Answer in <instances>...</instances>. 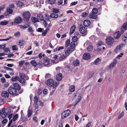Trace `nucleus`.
Instances as JSON below:
<instances>
[{
    "label": "nucleus",
    "mask_w": 127,
    "mask_h": 127,
    "mask_svg": "<svg viewBox=\"0 0 127 127\" xmlns=\"http://www.w3.org/2000/svg\"><path fill=\"white\" fill-rule=\"evenodd\" d=\"M56 0H48V2L49 4H53L56 2Z\"/></svg>",
    "instance_id": "obj_41"
},
{
    "label": "nucleus",
    "mask_w": 127,
    "mask_h": 127,
    "mask_svg": "<svg viewBox=\"0 0 127 127\" xmlns=\"http://www.w3.org/2000/svg\"><path fill=\"white\" fill-rule=\"evenodd\" d=\"M12 47L13 50H17L18 49V46L17 45H13Z\"/></svg>",
    "instance_id": "obj_46"
},
{
    "label": "nucleus",
    "mask_w": 127,
    "mask_h": 127,
    "mask_svg": "<svg viewBox=\"0 0 127 127\" xmlns=\"http://www.w3.org/2000/svg\"><path fill=\"white\" fill-rule=\"evenodd\" d=\"M90 21L88 20H85L83 22L84 25L86 27L89 26L90 25Z\"/></svg>",
    "instance_id": "obj_20"
},
{
    "label": "nucleus",
    "mask_w": 127,
    "mask_h": 127,
    "mask_svg": "<svg viewBox=\"0 0 127 127\" xmlns=\"http://www.w3.org/2000/svg\"><path fill=\"white\" fill-rule=\"evenodd\" d=\"M93 47L92 45H89L87 48V51L89 52H90L93 50Z\"/></svg>",
    "instance_id": "obj_32"
},
{
    "label": "nucleus",
    "mask_w": 127,
    "mask_h": 127,
    "mask_svg": "<svg viewBox=\"0 0 127 127\" xmlns=\"http://www.w3.org/2000/svg\"><path fill=\"white\" fill-rule=\"evenodd\" d=\"M1 96L5 98H7L9 96L8 93L6 91L3 92L1 94Z\"/></svg>",
    "instance_id": "obj_14"
},
{
    "label": "nucleus",
    "mask_w": 127,
    "mask_h": 127,
    "mask_svg": "<svg viewBox=\"0 0 127 127\" xmlns=\"http://www.w3.org/2000/svg\"><path fill=\"white\" fill-rule=\"evenodd\" d=\"M13 38L12 37L10 36L9 37V38H8L6 39H2V40L3 41H7L8 40L10 39H11V38Z\"/></svg>",
    "instance_id": "obj_55"
},
{
    "label": "nucleus",
    "mask_w": 127,
    "mask_h": 127,
    "mask_svg": "<svg viewBox=\"0 0 127 127\" xmlns=\"http://www.w3.org/2000/svg\"><path fill=\"white\" fill-rule=\"evenodd\" d=\"M123 55V53H122L120 54V55H118L116 57V58L119 59H120V58L122 57Z\"/></svg>",
    "instance_id": "obj_52"
},
{
    "label": "nucleus",
    "mask_w": 127,
    "mask_h": 127,
    "mask_svg": "<svg viewBox=\"0 0 127 127\" xmlns=\"http://www.w3.org/2000/svg\"><path fill=\"white\" fill-rule=\"evenodd\" d=\"M30 25V23L29 22H27L25 25L23 26L22 27L24 28H28L29 27Z\"/></svg>",
    "instance_id": "obj_36"
},
{
    "label": "nucleus",
    "mask_w": 127,
    "mask_h": 127,
    "mask_svg": "<svg viewBox=\"0 0 127 127\" xmlns=\"http://www.w3.org/2000/svg\"><path fill=\"white\" fill-rule=\"evenodd\" d=\"M0 80L3 83H4L6 82V80L4 77H2Z\"/></svg>",
    "instance_id": "obj_56"
},
{
    "label": "nucleus",
    "mask_w": 127,
    "mask_h": 127,
    "mask_svg": "<svg viewBox=\"0 0 127 127\" xmlns=\"http://www.w3.org/2000/svg\"><path fill=\"white\" fill-rule=\"evenodd\" d=\"M122 39L124 41L126 42L127 43V37H122Z\"/></svg>",
    "instance_id": "obj_64"
},
{
    "label": "nucleus",
    "mask_w": 127,
    "mask_h": 127,
    "mask_svg": "<svg viewBox=\"0 0 127 127\" xmlns=\"http://www.w3.org/2000/svg\"><path fill=\"white\" fill-rule=\"evenodd\" d=\"M70 111L69 110H67L63 112L61 114L62 118H64L66 117L70 114Z\"/></svg>",
    "instance_id": "obj_8"
},
{
    "label": "nucleus",
    "mask_w": 127,
    "mask_h": 127,
    "mask_svg": "<svg viewBox=\"0 0 127 127\" xmlns=\"http://www.w3.org/2000/svg\"><path fill=\"white\" fill-rule=\"evenodd\" d=\"M74 51V49L73 48L71 49L70 48V47H68L65 51V54L66 55V56H67L69 55L70 53H71Z\"/></svg>",
    "instance_id": "obj_12"
},
{
    "label": "nucleus",
    "mask_w": 127,
    "mask_h": 127,
    "mask_svg": "<svg viewBox=\"0 0 127 127\" xmlns=\"http://www.w3.org/2000/svg\"><path fill=\"white\" fill-rule=\"evenodd\" d=\"M2 113L1 114V117L2 118H4L7 115L6 113L5 112V108H3L2 109Z\"/></svg>",
    "instance_id": "obj_17"
},
{
    "label": "nucleus",
    "mask_w": 127,
    "mask_h": 127,
    "mask_svg": "<svg viewBox=\"0 0 127 127\" xmlns=\"http://www.w3.org/2000/svg\"><path fill=\"white\" fill-rule=\"evenodd\" d=\"M75 86L74 85L70 86L69 88V90L71 92H73L75 90Z\"/></svg>",
    "instance_id": "obj_26"
},
{
    "label": "nucleus",
    "mask_w": 127,
    "mask_h": 127,
    "mask_svg": "<svg viewBox=\"0 0 127 127\" xmlns=\"http://www.w3.org/2000/svg\"><path fill=\"white\" fill-rule=\"evenodd\" d=\"M8 91L9 94L12 95L15 94L17 92V90L12 87H10L9 88Z\"/></svg>",
    "instance_id": "obj_7"
},
{
    "label": "nucleus",
    "mask_w": 127,
    "mask_h": 127,
    "mask_svg": "<svg viewBox=\"0 0 127 127\" xmlns=\"http://www.w3.org/2000/svg\"><path fill=\"white\" fill-rule=\"evenodd\" d=\"M72 40L73 41L75 42L77 41L78 40L77 37L75 36H73L72 38Z\"/></svg>",
    "instance_id": "obj_43"
},
{
    "label": "nucleus",
    "mask_w": 127,
    "mask_h": 127,
    "mask_svg": "<svg viewBox=\"0 0 127 127\" xmlns=\"http://www.w3.org/2000/svg\"><path fill=\"white\" fill-rule=\"evenodd\" d=\"M14 88L16 90H19L21 89L20 86L17 83H14L13 85Z\"/></svg>",
    "instance_id": "obj_18"
},
{
    "label": "nucleus",
    "mask_w": 127,
    "mask_h": 127,
    "mask_svg": "<svg viewBox=\"0 0 127 127\" xmlns=\"http://www.w3.org/2000/svg\"><path fill=\"white\" fill-rule=\"evenodd\" d=\"M73 63L74 66H77L79 64V61L78 60H76L73 62Z\"/></svg>",
    "instance_id": "obj_35"
},
{
    "label": "nucleus",
    "mask_w": 127,
    "mask_h": 127,
    "mask_svg": "<svg viewBox=\"0 0 127 127\" xmlns=\"http://www.w3.org/2000/svg\"><path fill=\"white\" fill-rule=\"evenodd\" d=\"M41 21H43L42 22V23L44 25L45 27H46L47 26V23L46 20L43 19V20H42Z\"/></svg>",
    "instance_id": "obj_49"
},
{
    "label": "nucleus",
    "mask_w": 127,
    "mask_h": 127,
    "mask_svg": "<svg viewBox=\"0 0 127 127\" xmlns=\"http://www.w3.org/2000/svg\"><path fill=\"white\" fill-rule=\"evenodd\" d=\"M75 43L74 42L72 41L71 42L70 44V48L72 49H73L74 50L75 49Z\"/></svg>",
    "instance_id": "obj_27"
},
{
    "label": "nucleus",
    "mask_w": 127,
    "mask_h": 127,
    "mask_svg": "<svg viewBox=\"0 0 127 127\" xmlns=\"http://www.w3.org/2000/svg\"><path fill=\"white\" fill-rule=\"evenodd\" d=\"M89 17L91 18L96 19L97 17V16L96 14L92 13L89 15Z\"/></svg>",
    "instance_id": "obj_21"
},
{
    "label": "nucleus",
    "mask_w": 127,
    "mask_h": 127,
    "mask_svg": "<svg viewBox=\"0 0 127 127\" xmlns=\"http://www.w3.org/2000/svg\"><path fill=\"white\" fill-rule=\"evenodd\" d=\"M22 19L20 17L18 16L15 18L14 22L16 23H19L22 22Z\"/></svg>",
    "instance_id": "obj_16"
},
{
    "label": "nucleus",
    "mask_w": 127,
    "mask_h": 127,
    "mask_svg": "<svg viewBox=\"0 0 127 127\" xmlns=\"http://www.w3.org/2000/svg\"><path fill=\"white\" fill-rule=\"evenodd\" d=\"M86 28L84 26L81 27L79 29V31L81 34L86 33Z\"/></svg>",
    "instance_id": "obj_13"
},
{
    "label": "nucleus",
    "mask_w": 127,
    "mask_h": 127,
    "mask_svg": "<svg viewBox=\"0 0 127 127\" xmlns=\"http://www.w3.org/2000/svg\"><path fill=\"white\" fill-rule=\"evenodd\" d=\"M121 34L119 31L115 32L113 34L114 37L116 39H118L121 35Z\"/></svg>",
    "instance_id": "obj_15"
},
{
    "label": "nucleus",
    "mask_w": 127,
    "mask_h": 127,
    "mask_svg": "<svg viewBox=\"0 0 127 127\" xmlns=\"http://www.w3.org/2000/svg\"><path fill=\"white\" fill-rule=\"evenodd\" d=\"M4 51L6 53L5 54L7 55L8 53H9L10 51L9 50V48H6L4 49Z\"/></svg>",
    "instance_id": "obj_42"
},
{
    "label": "nucleus",
    "mask_w": 127,
    "mask_h": 127,
    "mask_svg": "<svg viewBox=\"0 0 127 127\" xmlns=\"http://www.w3.org/2000/svg\"><path fill=\"white\" fill-rule=\"evenodd\" d=\"M14 35L16 37H19L20 35V34L19 32H17L15 33L14 34Z\"/></svg>",
    "instance_id": "obj_50"
},
{
    "label": "nucleus",
    "mask_w": 127,
    "mask_h": 127,
    "mask_svg": "<svg viewBox=\"0 0 127 127\" xmlns=\"http://www.w3.org/2000/svg\"><path fill=\"white\" fill-rule=\"evenodd\" d=\"M117 61L116 59L114 60L110 64L108 69V70L112 69L117 63Z\"/></svg>",
    "instance_id": "obj_9"
},
{
    "label": "nucleus",
    "mask_w": 127,
    "mask_h": 127,
    "mask_svg": "<svg viewBox=\"0 0 127 127\" xmlns=\"http://www.w3.org/2000/svg\"><path fill=\"white\" fill-rule=\"evenodd\" d=\"M4 68L5 69H6L7 70H9L12 71L13 70V69L12 68H10L8 67H4Z\"/></svg>",
    "instance_id": "obj_58"
},
{
    "label": "nucleus",
    "mask_w": 127,
    "mask_h": 127,
    "mask_svg": "<svg viewBox=\"0 0 127 127\" xmlns=\"http://www.w3.org/2000/svg\"><path fill=\"white\" fill-rule=\"evenodd\" d=\"M66 57V56L64 55H63L61 56L60 58V60H62L64 59Z\"/></svg>",
    "instance_id": "obj_51"
},
{
    "label": "nucleus",
    "mask_w": 127,
    "mask_h": 127,
    "mask_svg": "<svg viewBox=\"0 0 127 127\" xmlns=\"http://www.w3.org/2000/svg\"><path fill=\"white\" fill-rule=\"evenodd\" d=\"M7 12L9 14H10L13 13V10L11 8L8 7L7 9Z\"/></svg>",
    "instance_id": "obj_33"
},
{
    "label": "nucleus",
    "mask_w": 127,
    "mask_h": 127,
    "mask_svg": "<svg viewBox=\"0 0 127 127\" xmlns=\"http://www.w3.org/2000/svg\"><path fill=\"white\" fill-rule=\"evenodd\" d=\"M31 64L34 66H36L38 64L36 63L34 60H32L31 61Z\"/></svg>",
    "instance_id": "obj_40"
},
{
    "label": "nucleus",
    "mask_w": 127,
    "mask_h": 127,
    "mask_svg": "<svg viewBox=\"0 0 127 127\" xmlns=\"http://www.w3.org/2000/svg\"><path fill=\"white\" fill-rule=\"evenodd\" d=\"M19 80V77L17 76H13L11 79V80L13 81H16Z\"/></svg>",
    "instance_id": "obj_25"
},
{
    "label": "nucleus",
    "mask_w": 127,
    "mask_h": 127,
    "mask_svg": "<svg viewBox=\"0 0 127 127\" xmlns=\"http://www.w3.org/2000/svg\"><path fill=\"white\" fill-rule=\"evenodd\" d=\"M103 44V42L102 41H98L96 45L97 47L98 48L100 46Z\"/></svg>",
    "instance_id": "obj_45"
},
{
    "label": "nucleus",
    "mask_w": 127,
    "mask_h": 127,
    "mask_svg": "<svg viewBox=\"0 0 127 127\" xmlns=\"http://www.w3.org/2000/svg\"><path fill=\"white\" fill-rule=\"evenodd\" d=\"M91 58L90 54L88 53H85L83 56V58L85 60H88Z\"/></svg>",
    "instance_id": "obj_11"
},
{
    "label": "nucleus",
    "mask_w": 127,
    "mask_h": 127,
    "mask_svg": "<svg viewBox=\"0 0 127 127\" xmlns=\"http://www.w3.org/2000/svg\"><path fill=\"white\" fill-rule=\"evenodd\" d=\"M63 3V0H60V1L59 2L58 4V5H62Z\"/></svg>",
    "instance_id": "obj_63"
},
{
    "label": "nucleus",
    "mask_w": 127,
    "mask_h": 127,
    "mask_svg": "<svg viewBox=\"0 0 127 127\" xmlns=\"http://www.w3.org/2000/svg\"><path fill=\"white\" fill-rule=\"evenodd\" d=\"M59 83H54V81L53 80L51 79H48L47 81V85L48 86L50 87L53 86V89H56V87H57L59 84Z\"/></svg>",
    "instance_id": "obj_1"
},
{
    "label": "nucleus",
    "mask_w": 127,
    "mask_h": 127,
    "mask_svg": "<svg viewBox=\"0 0 127 127\" xmlns=\"http://www.w3.org/2000/svg\"><path fill=\"white\" fill-rule=\"evenodd\" d=\"M5 45H6L5 44H4L3 45H0V48H4L5 47Z\"/></svg>",
    "instance_id": "obj_61"
},
{
    "label": "nucleus",
    "mask_w": 127,
    "mask_h": 127,
    "mask_svg": "<svg viewBox=\"0 0 127 127\" xmlns=\"http://www.w3.org/2000/svg\"><path fill=\"white\" fill-rule=\"evenodd\" d=\"M25 43L24 41L23 40H20L19 42H17V44L20 45L22 46Z\"/></svg>",
    "instance_id": "obj_31"
},
{
    "label": "nucleus",
    "mask_w": 127,
    "mask_h": 127,
    "mask_svg": "<svg viewBox=\"0 0 127 127\" xmlns=\"http://www.w3.org/2000/svg\"><path fill=\"white\" fill-rule=\"evenodd\" d=\"M87 14L86 12H84L82 14V16L84 17H86L87 16Z\"/></svg>",
    "instance_id": "obj_59"
},
{
    "label": "nucleus",
    "mask_w": 127,
    "mask_h": 127,
    "mask_svg": "<svg viewBox=\"0 0 127 127\" xmlns=\"http://www.w3.org/2000/svg\"><path fill=\"white\" fill-rule=\"evenodd\" d=\"M47 32V31L45 30L44 31L42 32V36H44L46 34Z\"/></svg>",
    "instance_id": "obj_60"
},
{
    "label": "nucleus",
    "mask_w": 127,
    "mask_h": 127,
    "mask_svg": "<svg viewBox=\"0 0 127 127\" xmlns=\"http://www.w3.org/2000/svg\"><path fill=\"white\" fill-rule=\"evenodd\" d=\"M34 108L35 109H37L38 108V106L37 104H34Z\"/></svg>",
    "instance_id": "obj_62"
},
{
    "label": "nucleus",
    "mask_w": 127,
    "mask_h": 127,
    "mask_svg": "<svg viewBox=\"0 0 127 127\" xmlns=\"http://www.w3.org/2000/svg\"><path fill=\"white\" fill-rule=\"evenodd\" d=\"M126 30H127V22L123 24V25L120 29L122 33L124 32Z\"/></svg>",
    "instance_id": "obj_10"
},
{
    "label": "nucleus",
    "mask_w": 127,
    "mask_h": 127,
    "mask_svg": "<svg viewBox=\"0 0 127 127\" xmlns=\"http://www.w3.org/2000/svg\"><path fill=\"white\" fill-rule=\"evenodd\" d=\"M58 17V14L55 13H52L50 15V17L52 18H56Z\"/></svg>",
    "instance_id": "obj_24"
},
{
    "label": "nucleus",
    "mask_w": 127,
    "mask_h": 127,
    "mask_svg": "<svg viewBox=\"0 0 127 127\" xmlns=\"http://www.w3.org/2000/svg\"><path fill=\"white\" fill-rule=\"evenodd\" d=\"M25 62L24 61H21L19 62V64L20 66H22Z\"/></svg>",
    "instance_id": "obj_57"
},
{
    "label": "nucleus",
    "mask_w": 127,
    "mask_h": 127,
    "mask_svg": "<svg viewBox=\"0 0 127 127\" xmlns=\"http://www.w3.org/2000/svg\"><path fill=\"white\" fill-rule=\"evenodd\" d=\"M124 112H122L119 115L118 117L119 119H120L121 118L123 115Z\"/></svg>",
    "instance_id": "obj_53"
},
{
    "label": "nucleus",
    "mask_w": 127,
    "mask_h": 127,
    "mask_svg": "<svg viewBox=\"0 0 127 127\" xmlns=\"http://www.w3.org/2000/svg\"><path fill=\"white\" fill-rule=\"evenodd\" d=\"M38 99L37 97L36 96H35L34 98V104H37V102L38 101Z\"/></svg>",
    "instance_id": "obj_47"
},
{
    "label": "nucleus",
    "mask_w": 127,
    "mask_h": 127,
    "mask_svg": "<svg viewBox=\"0 0 127 127\" xmlns=\"http://www.w3.org/2000/svg\"><path fill=\"white\" fill-rule=\"evenodd\" d=\"M8 23V21L7 20H3L1 21L0 23V24L1 25H4L7 24Z\"/></svg>",
    "instance_id": "obj_28"
},
{
    "label": "nucleus",
    "mask_w": 127,
    "mask_h": 127,
    "mask_svg": "<svg viewBox=\"0 0 127 127\" xmlns=\"http://www.w3.org/2000/svg\"><path fill=\"white\" fill-rule=\"evenodd\" d=\"M75 25H73L71 27V28L70 29V33L71 34H72L75 31Z\"/></svg>",
    "instance_id": "obj_23"
},
{
    "label": "nucleus",
    "mask_w": 127,
    "mask_h": 127,
    "mask_svg": "<svg viewBox=\"0 0 127 127\" xmlns=\"http://www.w3.org/2000/svg\"><path fill=\"white\" fill-rule=\"evenodd\" d=\"M37 17L38 20H42L43 19V15L42 14H38L37 15Z\"/></svg>",
    "instance_id": "obj_29"
},
{
    "label": "nucleus",
    "mask_w": 127,
    "mask_h": 127,
    "mask_svg": "<svg viewBox=\"0 0 127 127\" xmlns=\"http://www.w3.org/2000/svg\"><path fill=\"white\" fill-rule=\"evenodd\" d=\"M92 13L96 14L98 12V10L96 8H94L92 11Z\"/></svg>",
    "instance_id": "obj_39"
},
{
    "label": "nucleus",
    "mask_w": 127,
    "mask_h": 127,
    "mask_svg": "<svg viewBox=\"0 0 127 127\" xmlns=\"http://www.w3.org/2000/svg\"><path fill=\"white\" fill-rule=\"evenodd\" d=\"M100 60L99 58H98L95 61V64L96 65H98L100 62Z\"/></svg>",
    "instance_id": "obj_38"
},
{
    "label": "nucleus",
    "mask_w": 127,
    "mask_h": 127,
    "mask_svg": "<svg viewBox=\"0 0 127 127\" xmlns=\"http://www.w3.org/2000/svg\"><path fill=\"white\" fill-rule=\"evenodd\" d=\"M18 114H15L13 116V118L12 120L13 122H15L18 119Z\"/></svg>",
    "instance_id": "obj_30"
},
{
    "label": "nucleus",
    "mask_w": 127,
    "mask_h": 127,
    "mask_svg": "<svg viewBox=\"0 0 127 127\" xmlns=\"http://www.w3.org/2000/svg\"><path fill=\"white\" fill-rule=\"evenodd\" d=\"M81 98L82 96L79 93H77L73 98L72 100L74 101L76 105L81 101Z\"/></svg>",
    "instance_id": "obj_2"
},
{
    "label": "nucleus",
    "mask_w": 127,
    "mask_h": 127,
    "mask_svg": "<svg viewBox=\"0 0 127 127\" xmlns=\"http://www.w3.org/2000/svg\"><path fill=\"white\" fill-rule=\"evenodd\" d=\"M31 16V14L28 11H25L23 14V17L26 19V21H29V19L30 18Z\"/></svg>",
    "instance_id": "obj_5"
},
{
    "label": "nucleus",
    "mask_w": 127,
    "mask_h": 127,
    "mask_svg": "<svg viewBox=\"0 0 127 127\" xmlns=\"http://www.w3.org/2000/svg\"><path fill=\"white\" fill-rule=\"evenodd\" d=\"M114 40L113 38L110 36L107 37L106 39V42L108 45H111L114 42Z\"/></svg>",
    "instance_id": "obj_3"
},
{
    "label": "nucleus",
    "mask_w": 127,
    "mask_h": 127,
    "mask_svg": "<svg viewBox=\"0 0 127 127\" xmlns=\"http://www.w3.org/2000/svg\"><path fill=\"white\" fill-rule=\"evenodd\" d=\"M28 116L29 117L32 115V110L31 107H29L28 110Z\"/></svg>",
    "instance_id": "obj_22"
},
{
    "label": "nucleus",
    "mask_w": 127,
    "mask_h": 127,
    "mask_svg": "<svg viewBox=\"0 0 127 127\" xmlns=\"http://www.w3.org/2000/svg\"><path fill=\"white\" fill-rule=\"evenodd\" d=\"M32 21L34 23L37 22H39V21L37 18L34 17H33L32 18Z\"/></svg>",
    "instance_id": "obj_34"
},
{
    "label": "nucleus",
    "mask_w": 127,
    "mask_h": 127,
    "mask_svg": "<svg viewBox=\"0 0 127 127\" xmlns=\"http://www.w3.org/2000/svg\"><path fill=\"white\" fill-rule=\"evenodd\" d=\"M20 78L19 81L22 83H24L26 82V80L25 79V75L23 73H21L19 74Z\"/></svg>",
    "instance_id": "obj_4"
},
{
    "label": "nucleus",
    "mask_w": 127,
    "mask_h": 127,
    "mask_svg": "<svg viewBox=\"0 0 127 127\" xmlns=\"http://www.w3.org/2000/svg\"><path fill=\"white\" fill-rule=\"evenodd\" d=\"M44 65H48L49 64V60L48 59H45L44 61Z\"/></svg>",
    "instance_id": "obj_37"
},
{
    "label": "nucleus",
    "mask_w": 127,
    "mask_h": 127,
    "mask_svg": "<svg viewBox=\"0 0 127 127\" xmlns=\"http://www.w3.org/2000/svg\"><path fill=\"white\" fill-rule=\"evenodd\" d=\"M70 43V40L69 39H67L65 42V47H68Z\"/></svg>",
    "instance_id": "obj_44"
},
{
    "label": "nucleus",
    "mask_w": 127,
    "mask_h": 127,
    "mask_svg": "<svg viewBox=\"0 0 127 127\" xmlns=\"http://www.w3.org/2000/svg\"><path fill=\"white\" fill-rule=\"evenodd\" d=\"M124 48V44H121L118 45L115 49V52L117 53L121 51Z\"/></svg>",
    "instance_id": "obj_6"
},
{
    "label": "nucleus",
    "mask_w": 127,
    "mask_h": 127,
    "mask_svg": "<svg viewBox=\"0 0 127 127\" xmlns=\"http://www.w3.org/2000/svg\"><path fill=\"white\" fill-rule=\"evenodd\" d=\"M44 30L43 29L39 28L37 30V31L39 32H42Z\"/></svg>",
    "instance_id": "obj_54"
},
{
    "label": "nucleus",
    "mask_w": 127,
    "mask_h": 127,
    "mask_svg": "<svg viewBox=\"0 0 127 127\" xmlns=\"http://www.w3.org/2000/svg\"><path fill=\"white\" fill-rule=\"evenodd\" d=\"M62 78V74H58L56 76V79L58 81L61 80Z\"/></svg>",
    "instance_id": "obj_19"
},
{
    "label": "nucleus",
    "mask_w": 127,
    "mask_h": 127,
    "mask_svg": "<svg viewBox=\"0 0 127 127\" xmlns=\"http://www.w3.org/2000/svg\"><path fill=\"white\" fill-rule=\"evenodd\" d=\"M53 12L55 13H58L59 12V10L56 8H54L53 9Z\"/></svg>",
    "instance_id": "obj_48"
}]
</instances>
